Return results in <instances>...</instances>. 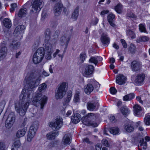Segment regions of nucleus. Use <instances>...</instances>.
<instances>
[{"instance_id":"nucleus-1","label":"nucleus","mask_w":150,"mask_h":150,"mask_svg":"<svg viewBox=\"0 0 150 150\" xmlns=\"http://www.w3.org/2000/svg\"><path fill=\"white\" fill-rule=\"evenodd\" d=\"M33 93L31 90L23 89L20 96L21 101L15 103V110L21 116L25 114L31 101Z\"/></svg>"},{"instance_id":"nucleus-2","label":"nucleus","mask_w":150,"mask_h":150,"mask_svg":"<svg viewBox=\"0 0 150 150\" xmlns=\"http://www.w3.org/2000/svg\"><path fill=\"white\" fill-rule=\"evenodd\" d=\"M51 33L50 30L47 29L46 30L45 33V39L44 41L43 49L44 52H45V58L48 60L51 59V54L54 51V48L53 47L52 44V41L53 40L56 42L55 38L51 39L50 38Z\"/></svg>"},{"instance_id":"nucleus-3","label":"nucleus","mask_w":150,"mask_h":150,"mask_svg":"<svg viewBox=\"0 0 150 150\" xmlns=\"http://www.w3.org/2000/svg\"><path fill=\"white\" fill-rule=\"evenodd\" d=\"M47 88L46 84L45 83H43L40 85L38 88L39 93H37L35 97L34 98L32 101V104L35 106L39 105L40 103L41 109H43L47 102V97L45 96H42L41 92H43L46 90Z\"/></svg>"},{"instance_id":"nucleus-4","label":"nucleus","mask_w":150,"mask_h":150,"mask_svg":"<svg viewBox=\"0 0 150 150\" xmlns=\"http://www.w3.org/2000/svg\"><path fill=\"white\" fill-rule=\"evenodd\" d=\"M25 80L29 88L33 89L39 84L41 80V76L39 73H31L28 74Z\"/></svg>"},{"instance_id":"nucleus-5","label":"nucleus","mask_w":150,"mask_h":150,"mask_svg":"<svg viewBox=\"0 0 150 150\" xmlns=\"http://www.w3.org/2000/svg\"><path fill=\"white\" fill-rule=\"evenodd\" d=\"M69 30L67 31L64 35L62 36L60 40L61 45H65L63 53H64L66 51L73 32V28L72 27L69 28Z\"/></svg>"},{"instance_id":"nucleus-6","label":"nucleus","mask_w":150,"mask_h":150,"mask_svg":"<svg viewBox=\"0 0 150 150\" xmlns=\"http://www.w3.org/2000/svg\"><path fill=\"white\" fill-rule=\"evenodd\" d=\"M67 83L63 82L61 83L57 90L55 97L57 99H62L65 94L67 87Z\"/></svg>"},{"instance_id":"nucleus-7","label":"nucleus","mask_w":150,"mask_h":150,"mask_svg":"<svg viewBox=\"0 0 150 150\" xmlns=\"http://www.w3.org/2000/svg\"><path fill=\"white\" fill-rule=\"evenodd\" d=\"M45 52L42 47L38 48L34 54L33 58V62L35 64L40 63L43 59Z\"/></svg>"},{"instance_id":"nucleus-8","label":"nucleus","mask_w":150,"mask_h":150,"mask_svg":"<svg viewBox=\"0 0 150 150\" xmlns=\"http://www.w3.org/2000/svg\"><path fill=\"white\" fill-rule=\"evenodd\" d=\"M96 115L93 113H88L87 115L84 118H83L82 122L83 124L86 126H91L94 127H97L98 124L96 122H93L89 120L90 119L96 117Z\"/></svg>"},{"instance_id":"nucleus-9","label":"nucleus","mask_w":150,"mask_h":150,"mask_svg":"<svg viewBox=\"0 0 150 150\" xmlns=\"http://www.w3.org/2000/svg\"><path fill=\"white\" fill-rule=\"evenodd\" d=\"M63 125L62 118L59 116H57L54 121L49 123V127L54 130H57L61 128Z\"/></svg>"},{"instance_id":"nucleus-10","label":"nucleus","mask_w":150,"mask_h":150,"mask_svg":"<svg viewBox=\"0 0 150 150\" xmlns=\"http://www.w3.org/2000/svg\"><path fill=\"white\" fill-rule=\"evenodd\" d=\"M30 8L31 12L33 13H38L42 7V0H35L32 3Z\"/></svg>"},{"instance_id":"nucleus-11","label":"nucleus","mask_w":150,"mask_h":150,"mask_svg":"<svg viewBox=\"0 0 150 150\" xmlns=\"http://www.w3.org/2000/svg\"><path fill=\"white\" fill-rule=\"evenodd\" d=\"M15 116L13 112H11L8 115L5 122V126L7 128H10L15 121Z\"/></svg>"},{"instance_id":"nucleus-12","label":"nucleus","mask_w":150,"mask_h":150,"mask_svg":"<svg viewBox=\"0 0 150 150\" xmlns=\"http://www.w3.org/2000/svg\"><path fill=\"white\" fill-rule=\"evenodd\" d=\"M100 39L103 45L105 47H107L110 43V40L107 33H103L101 35Z\"/></svg>"},{"instance_id":"nucleus-13","label":"nucleus","mask_w":150,"mask_h":150,"mask_svg":"<svg viewBox=\"0 0 150 150\" xmlns=\"http://www.w3.org/2000/svg\"><path fill=\"white\" fill-rule=\"evenodd\" d=\"M131 67L133 71H139L142 67L141 63L136 60L133 61L131 63Z\"/></svg>"},{"instance_id":"nucleus-14","label":"nucleus","mask_w":150,"mask_h":150,"mask_svg":"<svg viewBox=\"0 0 150 150\" xmlns=\"http://www.w3.org/2000/svg\"><path fill=\"white\" fill-rule=\"evenodd\" d=\"M7 49L5 45L2 44L0 45V60H3L6 55Z\"/></svg>"},{"instance_id":"nucleus-15","label":"nucleus","mask_w":150,"mask_h":150,"mask_svg":"<svg viewBox=\"0 0 150 150\" xmlns=\"http://www.w3.org/2000/svg\"><path fill=\"white\" fill-rule=\"evenodd\" d=\"M145 75L143 74H140L138 75L135 78L134 82L137 85H139L142 84L143 82L145 79Z\"/></svg>"},{"instance_id":"nucleus-16","label":"nucleus","mask_w":150,"mask_h":150,"mask_svg":"<svg viewBox=\"0 0 150 150\" xmlns=\"http://www.w3.org/2000/svg\"><path fill=\"white\" fill-rule=\"evenodd\" d=\"M62 7V4L60 3H57L55 5L54 8V13L55 16H58L60 15Z\"/></svg>"},{"instance_id":"nucleus-17","label":"nucleus","mask_w":150,"mask_h":150,"mask_svg":"<svg viewBox=\"0 0 150 150\" xmlns=\"http://www.w3.org/2000/svg\"><path fill=\"white\" fill-rule=\"evenodd\" d=\"M133 111L135 115L141 116L142 115V108L138 105H135L133 107Z\"/></svg>"},{"instance_id":"nucleus-18","label":"nucleus","mask_w":150,"mask_h":150,"mask_svg":"<svg viewBox=\"0 0 150 150\" xmlns=\"http://www.w3.org/2000/svg\"><path fill=\"white\" fill-rule=\"evenodd\" d=\"M126 80V77L122 74H119L116 78V83L119 85L124 84Z\"/></svg>"},{"instance_id":"nucleus-19","label":"nucleus","mask_w":150,"mask_h":150,"mask_svg":"<svg viewBox=\"0 0 150 150\" xmlns=\"http://www.w3.org/2000/svg\"><path fill=\"white\" fill-rule=\"evenodd\" d=\"M25 28V27L23 25H18L15 28L14 34L15 35L23 34Z\"/></svg>"},{"instance_id":"nucleus-20","label":"nucleus","mask_w":150,"mask_h":150,"mask_svg":"<svg viewBox=\"0 0 150 150\" xmlns=\"http://www.w3.org/2000/svg\"><path fill=\"white\" fill-rule=\"evenodd\" d=\"M94 67L93 65H88L85 68L84 74L86 75H89L92 73Z\"/></svg>"},{"instance_id":"nucleus-21","label":"nucleus","mask_w":150,"mask_h":150,"mask_svg":"<svg viewBox=\"0 0 150 150\" xmlns=\"http://www.w3.org/2000/svg\"><path fill=\"white\" fill-rule=\"evenodd\" d=\"M59 134V132H52L48 133L46 135V137L48 139L52 140L54 139L55 137L57 136Z\"/></svg>"},{"instance_id":"nucleus-22","label":"nucleus","mask_w":150,"mask_h":150,"mask_svg":"<svg viewBox=\"0 0 150 150\" xmlns=\"http://www.w3.org/2000/svg\"><path fill=\"white\" fill-rule=\"evenodd\" d=\"M93 90V85L90 83H88L84 87V91L85 93L87 94H89Z\"/></svg>"},{"instance_id":"nucleus-23","label":"nucleus","mask_w":150,"mask_h":150,"mask_svg":"<svg viewBox=\"0 0 150 150\" xmlns=\"http://www.w3.org/2000/svg\"><path fill=\"white\" fill-rule=\"evenodd\" d=\"M125 129L127 132H131L134 130L133 125L131 122H128L126 123L125 125Z\"/></svg>"},{"instance_id":"nucleus-24","label":"nucleus","mask_w":150,"mask_h":150,"mask_svg":"<svg viewBox=\"0 0 150 150\" xmlns=\"http://www.w3.org/2000/svg\"><path fill=\"white\" fill-rule=\"evenodd\" d=\"M69 134H65L63 139L62 142L64 145L67 146L71 143V139Z\"/></svg>"},{"instance_id":"nucleus-25","label":"nucleus","mask_w":150,"mask_h":150,"mask_svg":"<svg viewBox=\"0 0 150 150\" xmlns=\"http://www.w3.org/2000/svg\"><path fill=\"white\" fill-rule=\"evenodd\" d=\"M80 115L79 113L74 114L71 117V121L73 123L76 124L78 123L80 121Z\"/></svg>"},{"instance_id":"nucleus-26","label":"nucleus","mask_w":150,"mask_h":150,"mask_svg":"<svg viewBox=\"0 0 150 150\" xmlns=\"http://www.w3.org/2000/svg\"><path fill=\"white\" fill-rule=\"evenodd\" d=\"M120 110L123 115L125 117L127 116L130 113V110L126 106H123L120 108Z\"/></svg>"},{"instance_id":"nucleus-27","label":"nucleus","mask_w":150,"mask_h":150,"mask_svg":"<svg viewBox=\"0 0 150 150\" xmlns=\"http://www.w3.org/2000/svg\"><path fill=\"white\" fill-rule=\"evenodd\" d=\"M27 9L26 8L20 9L18 14V16L20 18L24 17L27 13Z\"/></svg>"},{"instance_id":"nucleus-28","label":"nucleus","mask_w":150,"mask_h":150,"mask_svg":"<svg viewBox=\"0 0 150 150\" xmlns=\"http://www.w3.org/2000/svg\"><path fill=\"white\" fill-rule=\"evenodd\" d=\"M135 96V94L133 93L128 94L123 97V100L125 101L130 100L134 98Z\"/></svg>"},{"instance_id":"nucleus-29","label":"nucleus","mask_w":150,"mask_h":150,"mask_svg":"<svg viewBox=\"0 0 150 150\" xmlns=\"http://www.w3.org/2000/svg\"><path fill=\"white\" fill-rule=\"evenodd\" d=\"M3 23L5 27L9 28L11 26V23L8 18H5L3 20Z\"/></svg>"},{"instance_id":"nucleus-30","label":"nucleus","mask_w":150,"mask_h":150,"mask_svg":"<svg viewBox=\"0 0 150 150\" xmlns=\"http://www.w3.org/2000/svg\"><path fill=\"white\" fill-rule=\"evenodd\" d=\"M79 8L78 7H77L75 9L71 17V18L73 19L74 20H76L77 19L79 16Z\"/></svg>"},{"instance_id":"nucleus-31","label":"nucleus","mask_w":150,"mask_h":150,"mask_svg":"<svg viewBox=\"0 0 150 150\" xmlns=\"http://www.w3.org/2000/svg\"><path fill=\"white\" fill-rule=\"evenodd\" d=\"M110 132L114 135L117 134L119 132V129L117 127H110L109 128Z\"/></svg>"},{"instance_id":"nucleus-32","label":"nucleus","mask_w":150,"mask_h":150,"mask_svg":"<svg viewBox=\"0 0 150 150\" xmlns=\"http://www.w3.org/2000/svg\"><path fill=\"white\" fill-rule=\"evenodd\" d=\"M114 9L118 13H121L122 12L123 6L120 3H118L115 6Z\"/></svg>"},{"instance_id":"nucleus-33","label":"nucleus","mask_w":150,"mask_h":150,"mask_svg":"<svg viewBox=\"0 0 150 150\" xmlns=\"http://www.w3.org/2000/svg\"><path fill=\"white\" fill-rule=\"evenodd\" d=\"M21 146V143L19 140L15 141L13 144L11 148V150H17Z\"/></svg>"},{"instance_id":"nucleus-34","label":"nucleus","mask_w":150,"mask_h":150,"mask_svg":"<svg viewBox=\"0 0 150 150\" xmlns=\"http://www.w3.org/2000/svg\"><path fill=\"white\" fill-rule=\"evenodd\" d=\"M96 107V104L91 102H88L87 104V108L88 110L90 111L94 110Z\"/></svg>"},{"instance_id":"nucleus-35","label":"nucleus","mask_w":150,"mask_h":150,"mask_svg":"<svg viewBox=\"0 0 150 150\" xmlns=\"http://www.w3.org/2000/svg\"><path fill=\"white\" fill-rule=\"evenodd\" d=\"M26 130L25 128L19 130L16 134L18 137H20L23 136L25 134Z\"/></svg>"},{"instance_id":"nucleus-36","label":"nucleus","mask_w":150,"mask_h":150,"mask_svg":"<svg viewBox=\"0 0 150 150\" xmlns=\"http://www.w3.org/2000/svg\"><path fill=\"white\" fill-rule=\"evenodd\" d=\"M138 146L141 147L144 150L146 149L147 147V143L146 141H144V139H140Z\"/></svg>"},{"instance_id":"nucleus-37","label":"nucleus","mask_w":150,"mask_h":150,"mask_svg":"<svg viewBox=\"0 0 150 150\" xmlns=\"http://www.w3.org/2000/svg\"><path fill=\"white\" fill-rule=\"evenodd\" d=\"M149 40V38L146 36H142L137 38L136 40V42L137 43H140L142 41H148Z\"/></svg>"},{"instance_id":"nucleus-38","label":"nucleus","mask_w":150,"mask_h":150,"mask_svg":"<svg viewBox=\"0 0 150 150\" xmlns=\"http://www.w3.org/2000/svg\"><path fill=\"white\" fill-rule=\"evenodd\" d=\"M126 33L127 36L131 37L132 38H135V35L134 32L128 29L126 30Z\"/></svg>"},{"instance_id":"nucleus-39","label":"nucleus","mask_w":150,"mask_h":150,"mask_svg":"<svg viewBox=\"0 0 150 150\" xmlns=\"http://www.w3.org/2000/svg\"><path fill=\"white\" fill-rule=\"evenodd\" d=\"M139 29L140 31L141 32L146 33V25L144 23H142L139 24Z\"/></svg>"},{"instance_id":"nucleus-40","label":"nucleus","mask_w":150,"mask_h":150,"mask_svg":"<svg viewBox=\"0 0 150 150\" xmlns=\"http://www.w3.org/2000/svg\"><path fill=\"white\" fill-rule=\"evenodd\" d=\"M144 122L146 125H150V115H146L144 119Z\"/></svg>"},{"instance_id":"nucleus-41","label":"nucleus","mask_w":150,"mask_h":150,"mask_svg":"<svg viewBox=\"0 0 150 150\" xmlns=\"http://www.w3.org/2000/svg\"><path fill=\"white\" fill-rule=\"evenodd\" d=\"M98 57H91L89 60V62L91 63H94L96 65L98 62Z\"/></svg>"},{"instance_id":"nucleus-42","label":"nucleus","mask_w":150,"mask_h":150,"mask_svg":"<svg viewBox=\"0 0 150 150\" xmlns=\"http://www.w3.org/2000/svg\"><path fill=\"white\" fill-rule=\"evenodd\" d=\"M37 126H34L33 125L30 127L28 132L33 134L35 135V132L37 131Z\"/></svg>"},{"instance_id":"nucleus-43","label":"nucleus","mask_w":150,"mask_h":150,"mask_svg":"<svg viewBox=\"0 0 150 150\" xmlns=\"http://www.w3.org/2000/svg\"><path fill=\"white\" fill-rule=\"evenodd\" d=\"M20 45V43L18 42L16 43H13L10 44V47L12 50H16L19 47Z\"/></svg>"},{"instance_id":"nucleus-44","label":"nucleus","mask_w":150,"mask_h":150,"mask_svg":"<svg viewBox=\"0 0 150 150\" xmlns=\"http://www.w3.org/2000/svg\"><path fill=\"white\" fill-rule=\"evenodd\" d=\"M129 50L131 53L132 54L134 53L136 51V47L134 44H131L130 47L129 48Z\"/></svg>"},{"instance_id":"nucleus-45","label":"nucleus","mask_w":150,"mask_h":150,"mask_svg":"<svg viewBox=\"0 0 150 150\" xmlns=\"http://www.w3.org/2000/svg\"><path fill=\"white\" fill-rule=\"evenodd\" d=\"M80 93L79 91H76L75 95L74 97L73 101L74 102H78L79 100V95Z\"/></svg>"},{"instance_id":"nucleus-46","label":"nucleus","mask_w":150,"mask_h":150,"mask_svg":"<svg viewBox=\"0 0 150 150\" xmlns=\"http://www.w3.org/2000/svg\"><path fill=\"white\" fill-rule=\"evenodd\" d=\"M115 18V15L112 13H110L108 16L107 18L108 22L113 21Z\"/></svg>"},{"instance_id":"nucleus-47","label":"nucleus","mask_w":150,"mask_h":150,"mask_svg":"<svg viewBox=\"0 0 150 150\" xmlns=\"http://www.w3.org/2000/svg\"><path fill=\"white\" fill-rule=\"evenodd\" d=\"M34 135V134H32L28 132L27 138V141L29 142H31Z\"/></svg>"},{"instance_id":"nucleus-48","label":"nucleus","mask_w":150,"mask_h":150,"mask_svg":"<svg viewBox=\"0 0 150 150\" xmlns=\"http://www.w3.org/2000/svg\"><path fill=\"white\" fill-rule=\"evenodd\" d=\"M11 8L10 9V11L11 12H13L15 8H16L17 7V4L16 3L12 4L11 5Z\"/></svg>"},{"instance_id":"nucleus-49","label":"nucleus","mask_w":150,"mask_h":150,"mask_svg":"<svg viewBox=\"0 0 150 150\" xmlns=\"http://www.w3.org/2000/svg\"><path fill=\"white\" fill-rule=\"evenodd\" d=\"M86 57V54L84 53H81L80 55V59L82 62H83Z\"/></svg>"},{"instance_id":"nucleus-50","label":"nucleus","mask_w":150,"mask_h":150,"mask_svg":"<svg viewBox=\"0 0 150 150\" xmlns=\"http://www.w3.org/2000/svg\"><path fill=\"white\" fill-rule=\"evenodd\" d=\"M72 96V93L71 92H69L67 96V99L66 100V101L67 103L69 102V101L70 100L71 98V97Z\"/></svg>"},{"instance_id":"nucleus-51","label":"nucleus","mask_w":150,"mask_h":150,"mask_svg":"<svg viewBox=\"0 0 150 150\" xmlns=\"http://www.w3.org/2000/svg\"><path fill=\"white\" fill-rule=\"evenodd\" d=\"M102 144L105 146L109 147V144L108 143V142L106 139H103L102 141Z\"/></svg>"},{"instance_id":"nucleus-52","label":"nucleus","mask_w":150,"mask_h":150,"mask_svg":"<svg viewBox=\"0 0 150 150\" xmlns=\"http://www.w3.org/2000/svg\"><path fill=\"white\" fill-rule=\"evenodd\" d=\"M136 99L137 101H139V103L142 104L143 103V101H144V99L143 98V97H141L139 96H137L136 97Z\"/></svg>"},{"instance_id":"nucleus-53","label":"nucleus","mask_w":150,"mask_h":150,"mask_svg":"<svg viewBox=\"0 0 150 150\" xmlns=\"http://www.w3.org/2000/svg\"><path fill=\"white\" fill-rule=\"evenodd\" d=\"M120 41L123 47L124 48H127V44L126 43L125 40L123 39H121L120 40Z\"/></svg>"},{"instance_id":"nucleus-54","label":"nucleus","mask_w":150,"mask_h":150,"mask_svg":"<svg viewBox=\"0 0 150 150\" xmlns=\"http://www.w3.org/2000/svg\"><path fill=\"white\" fill-rule=\"evenodd\" d=\"M99 21L98 19L96 17L93 20L91 23L93 25H96L98 23Z\"/></svg>"},{"instance_id":"nucleus-55","label":"nucleus","mask_w":150,"mask_h":150,"mask_svg":"<svg viewBox=\"0 0 150 150\" xmlns=\"http://www.w3.org/2000/svg\"><path fill=\"white\" fill-rule=\"evenodd\" d=\"M110 93L112 94H115L117 92V90L114 87H112L110 89Z\"/></svg>"},{"instance_id":"nucleus-56","label":"nucleus","mask_w":150,"mask_h":150,"mask_svg":"<svg viewBox=\"0 0 150 150\" xmlns=\"http://www.w3.org/2000/svg\"><path fill=\"white\" fill-rule=\"evenodd\" d=\"M82 141L83 143H86L88 144L90 143L89 139L88 138H83L82 139Z\"/></svg>"},{"instance_id":"nucleus-57","label":"nucleus","mask_w":150,"mask_h":150,"mask_svg":"<svg viewBox=\"0 0 150 150\" xmlns=\"http://www.w3.org/2000/svg\"><path fill=\"white\" fill-rule=\"evenodd\" d=\"M127 15V17L129 18H135V16L132 13H128Z\"/></svg>"},{"instance_id":"nucleus-58","label":"nucleus","mask_w":150,"mask_h":150,"mask_svg":"<svg viewBox=\"0 0 150 150\" xmlns=\"http://www.w3.org/2000/svg\"><path fill=\"white\" fill-rule=\"evenodd\" d=\"M5 144L3 142H0V150H4Z\"/></svg>"},{"instance_id":"nucleus-59","label":"nucleus","mask_w":150,"mask_h":150,"mask_svg":"<svg viewBox=\"0 0 150 150\" xmlns=\"http://www.w3.org/2000/svg\"><path fill=\"white\" fill-rule=\"evenodd\" d=\"M118 56L119 57V60L122 61H123L124 60V57L122 54L118 53Z\"/></svg>"},{"instance_id":"nucleus-60","label":"nucleus","mask_w":150,"mask_h":150,"mask_svg":"<svg viewBox=\"0 0 150 150\" xmlns=\"http://www.w3.org/2000/svg\"><path fill=\"white\" fill-rule=\"evenodd\" d=\"M96 150H100L101 149V146L100 144H97L95 146Z\"/></svg>"},{"instance_id":"nucleus-61","label":"nucleus","mask_w":150,"mask_h":150,"mask_svg":"<svg viewBox=\"0 0 150 150\" xmlns=\"http://www.w3.org/2000/svg\"><path fill=\"white\" fill-rule=\"evenodd\" d=\"M60 32L59 30H57L54 33V38H57L58 37V35H59V34Z\"/></svg>"},{"instance_id":"nucleus-62","label":"nucleus","mask_w":150,"mask_h":150,"mask_svg":"<svg viewBox=\"0 0 150 150\" xmlns=\"http://www.w3.org/2000/svg\"><path fill=\"white\" fill-rule=\"evenodd\" d=\"M110 121L113 122H115L116 120L115 117L114 116H110Z\"/></svg>"},{"instance_id":"nucleus-63","label":"nucleus","mask_w":150,"mask_h":150,"mask_svg":"<svg viewBox=\"0 0 150 150\" xmlns=\"http://www.w3.org/2000/svg\"><path fill=\"white\" fill-rule=\"evenodd\" d=\"M109 11L108 10H103L101 11L100 13V15H104L105 14L108 13Z\"/></svg>"},{"instance_id":"nucleus-64","label":"nucleus","mask_w":150,"mask_h":150,"mask_svg":"<svg viewBox=\"0 0 150 150\" xmlns=\"http://www.w3.org/2000/svg\"><path fill=\"white\" fill-rule=\"evenodd\" d=\"M110 25L113 28L116 27V25L114 23H113V21H111V22H108Z\"/></svg>"}]
</instances>
